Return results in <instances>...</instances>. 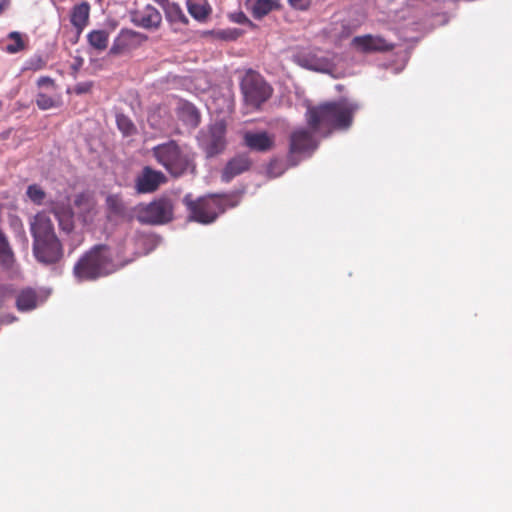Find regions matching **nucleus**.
<instances>
[{"instance_id":"9b49d317","label":"nucleus","mask_w":512,"mask_h":512,"mask_svg":"<svg viewBox=\"0 0 512 512\" xmlns=\"http://www.w3.org/2000/svg\"><path fill=\"white\" fill-rule=\"evenodd\" d=\"M165 181L166 177L162 172L145 167L136 178V189L139 193H151Z\"/></svg>"},{"instance_id":"393cba45","label":"nucleus","mask_w":512,"mask_h":512,"mask_svg":"<svg viewBox=\"0 0 512 512\" xmlns=\"http://www.w3.org/2000/svg\"><path fill=\"white\" fill-rule=\"evenodd\" d=\"M132 35L128 31H122L118 37L114 40L111 48H110V54L112 55H118L121 54L123 51H125L131 42Z\"/></svg>"},{"instance_id":"e433bc0d","label":"nucleus","mask_w":512,"mask_h":512,"mask_svg":"<svg viewBox=\"0 0 512 512\" xmlns=\"http://www.w3.org/2000/svg\"><path fill=\"white\" fill-rule=\"evenodd\" d=\"M236 22L238 23H246V22H249L248 18L246 17V15L244 13H239L235 19Z\"/></svg>"},{"instance_id":"f8f14e48","label":"nucleus","mask_w":512,"mask_h":512,"mask_svg":"<svg viewBox=\"0 0 512 512\" xmlns=\"http://www.w3.org/2000/svg\"><path fill=\"white\" fill-rule=\"evenodd\" d=\"M48 297L44 290L36 291L32 288L22 289L16 299L17 309L21 312H27L35 309L42 304Z\"/></svg>"},{"instance_id":"bb28decb","label":"nucleus","mask_w":512,"mask_h":512,"mask_svg":"<svg viewBox=\"0 0 512 512\" xmlns=\"http://www.w3.org/2000/svg\"><path fill=\"white\" fill-rule=\"evenodd\" d=\"M0 262L9 267L13 263V253L5 236L0 232Z\"/></svg>"},{"instance_id":"20e7f679","label":"nucleus","mask_w":512,"mask_h":512,"mask_svg":"<svg viewBox=\"0 0 512 512\" xmlns=\"http://www.w3.org/2000/svg\"><path fill=\"white\" fill-rule=\"evenodd\" d=\"M184 203L191 213V218L202 224L212 223L220 213H223L227 207H234L235 202H231L228 197H219L210 195L192 200L190 195L184 197Z\"/></svg>"},{"instance_id":"2eb2a0df","label":"nucleus","mask_w":512,"mask_h":512,"mask_svg":"<svg viewBox=\"0 0 512 512\" xmlns=\"http://www.w3.org/2000/svg\"><path fill=\"white\" fill-rule=\"evenodd\" d=\"M244 143L251 150L265 152L272 148L274 139L266 132H246Z\"/></svg>"},{"instance_id":"2f4dec72","label":"nucleus","mask_w":512,"mask_h":512,"mask_svg":"<svg viewBox=\"0 0 512 512\" xmlns=\"http://www.w3.org/2000/svg\"><path fill=\"white\" fill-rule=\"evenodd\" d=\"M92 86H93V83L91 81L81 82L74 86L73 91L77 95L85 94V93L90 92Z\"/></svg>"},{"instance_id":"c9c22d12","label":"nucleus","mask_w":512,"mask_h":512,"mask_svg":"<svg viewBox=\"0 0 512 512\" xmlns=\"http://www.w3.org/2000/svg\"><path fill=\"white\" fill-rule=\"evenodd\" d=\"M43 67V62L41 59H37L35 64L33 62L30 63V66L28 68L38 70Z\"/></svg>"},{"instance_id":"58836bf2","label":"nucleus","mask_w":512,"mask_h":512,"mask_svg":"<svg viewBox=\"0 0 512 512\" xmlns=\"http://www.w3.org/2000/svg\"><path fill=\"white\" fill-rule=\"evenodd\" d=\"M156 240H157V239H156L155 237H151V238L143 239V241H144L145 243H152V244H155Z\"/></svg>"},{"instance_id":"0eeeda50","label":"nucleus","mask_w":512,"mask_h":512,"mask_svg":"<svg viewBox=\"0 0 512 512\" xmlns=\"http://www.w3.org/2000/svg\"><path fill=\"white\" fill-rule=\"evenodd\" d=\"M225 124L216 122L207 131H201L198 137L201 148L208 157H212L224 150L225 147Z\"/></svg>"},{"instance_id":"dca6fc26","label":"nucleus","mask_w":512,"mask_h":512,"mask_svg":"<svg viewBox=\"0 0 512 512\" xmlns=\"http://www.w3.org/2000/svg\"><path fill=\"white\" fill-rule=\"evenodd\" d=\"M251 166V160L247 155L241 154L232 158L222 172V180L230 182L237 175L247 171Z\"/></svg>"},{"instance_id":"4be33fe9","label":"nucleus","mask_w":512,"mask_h":512,"mask_svg":"<svg viewBox=\"0 0 512 512\" xmlns=\"http://www.w3.org/2000/svg\"><path fill=\"white\" fill-rule=\"evenodd\" d=\"M90 6L87 2H82L73 8L71 14V23L82 30L89 19Z\"/></svg>"},{"instance_id":"4468645a","label":"nucleus","mask_w":512,"mask_h":512,"mask_svg":"<svg viewBox=\"0 0 512 512\" xmlns=\"http://www.w3.org/2000/svg\"><path fill=\"white\" fill-rule=\"evenodd\" d=\"M295 62L301 67L318 72H328L331 68V63L327 58L313 53L298 54L295 56Z\"/></svg>"},{"instance_id":"c85d7f7f","label":"nucleus","mask_w":512,"mask_h":512,"mask_svg":"<svg viewBox=\"0 0 512 512\" xmlns=\"http://www.w3.org/2000/svg\"><path fill=\"white\" fill-rule=\"evenodd\" d=\"M26 194L29 199L37 205H40L44 202L45 192L40 186L36 184L28 186Z\"/></svg>"},{"instance_id":"f257e3e1","label":"nucleus","mask_w":512,"mask_h":512,"mask_svg":"<svg viewBox=\"0 0 512 512\" xmlns=\"http://www.w3.org/2000/svg\"><path fill=\"white\" fill-rule=\"evenodd\" d=\"M359 105L347 99L326 102L316 107H309L306 113L311 131L296 130L290 138V149L293 153L311 152L317 148L313 133L327 136L332 129H347L351 126L354 113Z\"/></svg>"},{"instance_id":"cd10ccee","label":"nucleus","mask_w":512,"mask_h":512,"mask_svg":"<svg viewBox=\"0 0 512 512\" xmlns=\"http://www.w3.org/2000/svg\"><path fill=\"white\" fill-rule=\"evenodd\" d=\"M109 211L114 215H122L124 213V205L117 195H109L106 199Z\"/></svg>"},{"instance_id":"6e6552de","label":"nucleus","mask_w":512,"mask_h":512,"mask_svg":"<svg viewBox=\"0 0 512 512\" xmlns=\"http://www.w3.org/2000/svg\"><path fill=\"white\" fill-rule=\"evenodd\" d=\"M33 253L36 259L43 264H53L58 262L62 255L63 249L59 239L46 238L33 241Z\"/></svg>"},{"instance_id":"7c9ffc66","label":"nucleus","mask_w":512,"mask_h":512,"mask_svg":"<svg viewBox=\"0 0 512 512\" xmlns=\"http://www.w3.org/2000/svg\"><path fill=\"white\" fill-rule=\"evenodd\" d=\"M116 121H117L118 128L125 135H129L131 133V131L133 130L132 122L124 115H118Z\"/></svg>"},{"instance_id":"39448f33","label":"nucleus","mask_w":512,"mask_h":512,"mask_svg":"<svg viewBox=\"0 0 512 512\" xmlns=\"http://www.w3.org/2000/svg\"><path fill=\"white\" fill-rule=\"evenodd\" d=\"M135 215L141 223L164 224L173 217V205L170 199L160 198L149 204L138 205Z\"/></svg>"},{"instance_id":"9d476101","label":"nucleus","mask_w":512,"mask_h":512,"mask_svg":"<svg viewBox=\"0 0 512 512\" xmlns=\"http://www.w3.org/2000/svg\"><path fill=\"white\" fill-rule=\"evenodd\" d=\"M30 231L34 240L56 238L54 225L50 216L42 211L30 218Z\"/></svg>"},{"instance_id":"ea45409f","label":"nucleus","mask_w":512,"mask_h":512,"mask_svg":"<svg viewBox=\"0 0 512 512\" xmlns=\"http://www.w3.org/2000/svg\"><path fill=\"white\" fill-rule=\"evenodd\" d=\"M2 290H3V287H2V286H0V294H2Z\"/></svg>"},{"instance_id":"423d86ee","label":"nucleus","mask_w":512,"mask_h":512,"mask_svg":"<svg viewBox=\"0 0 512 512\" xmlns=\"http://www.w3.org/2000/svg\"><path fill=\"white\" fill-rule=\"evenodd\" d=\"M241 89L246 103L252 107H259L271 95L269 85L254 71H248L244 75Z\"/></svg>"},{"instance_id":"4c0bfd02","label":"nucleus","mask_w":512,"mask_h":512,"mask_svg":"<svg viewBox=\"0 0 512 512\" xmlns=\"http://www.w3.org/2000/svg\"><path fill=\"white\" fill-rule=\"evenodd\" d=\"M277 163H272L268 169V173L272 176V177H277L279 175H281L282 172H277V173H274L273 172V167L276 165Z\"/></svg>"},{"instance_id":"473e14b6","label":"nucleus","mask_w":512,"mask_h":512,"mask_svg":"<svg viewBox=\"0 0 512 512\" xmlns=\"http://www.w3.org/2000/svg\"><path fill=\"white\" fill-rule=\"evenodd\" d=\"M38 86L39 87H44V86L53 87L54 83H53V80L49 77H41L38 80Z\"/></svg>"},{"instance_id":"f3484780","label":"nucleus","mask_w":512,"mask_h":512,"mask_svg":"<svg viewBox=\"0 0 512 512\" xmlns=\"http://www.w3.org/2000/svg\"><path fill=\"white\" fill-rule=\"evenodd\" d=\"M132 19L144 28L157 27L161 22V14L156 8L147 5L142 10L135 11Z\"/></svg>"},{"instance_id":"aec40b11","label":"nucleus","mask_w":512,"mask_h":512,"mask_svg":"<svg viewBox=\"0 0 512 512\" xmlns=\"http://www.w3.org/2000/svg\"><path fill=\"white\" fill-rule=\"evenodd\" d=\"M179 119L189 127H196L200 122V114L196 107L189 102H179L177 106Z\"/></svg>"},{"instance_id":"b1692460","label":"nucleus","mask_w":512,"mask_h":512,"mask_svg":"<svg viewBox=\"0 0 512 512\" xmlns=\"http://www.w3.org/2000/svg\"><path fill=\"white\" fill-rule=\"evenodd\" d=\"M2 49L7 53L14 54L24 49V41L18 32H11L6 42L3 43Z\"/></svg>"},{"instance_id":"5701e85b","label":"nucleus","mask_w":512,"mask_h":512,"mask_svg":"<svg viewBox=\"0 0 512 512\" xmlns=\"http://www.w3.org/2000/svg\"><path fill=\"white\" fill-rule=\"evenodd\" d=\"M91 47L97 51H104L108 46L109 33L106 30H93L87 35Z\"/></svg>"},{"instance_id":"ddd939ff","label":"nucleus","mask_w":512,"mask_h":512,"mask_svg":"<svg viewBox=\"0 0 512 512\" xmlns=\"http://www.w3.org/2000/svg\"><path fill=\"white\" fill-rule=\"evenodd\" d=\"M353 44L362 52L387 51L393 48V46L383 38L372 35L355 37Z\"/></svg>"},{"instance_id":"1a4fd4ad","label":"nucleus","mask_w":512,"mask_h":512,"mask_svg":"<svg viewBox=\"0 0 512 512\" xmlns=\"http://www.w3.org/2000/svg\"><path fill=\"white\" fill-rule=\"evenodd\" d=\"M50 207L59 222L60 228L65 232L72 231L74 227V213L70 207L69 198L67 196H60L50 202Z\"/></svg>"},{"instance_id":"f03ea898","label":"nucleus","mask_w":512,"mask_h":512,"mask_svg":"<svg viewBox=\"0 0 512 512\" xmlns=\"http://www.w3.org/2000/svg\"><path fill=\"white\" fill-rule=\"evenodd\" d=\"M115 270L109 249L105 246H96L75 264L74 275L80 281L95 280Z\"/></svg>"},{"instance_id":"412c9836","label":"nucleus","mask_w":512,"mask_h":512,"mask_svg":"<svg viewBox=\"0 0 512 512\" xmlns=\"http://www.w3.org/2000/svg\"><path fill=\"white\" fill-rule=\"evenodd\" d=\"M190 15L199 22H205L212 12L207 0H186Z\"/></svg>"},{"instance_id":"c756f323","label":"nucleus","mask_w":512,"mask_h":512,"mask_svg":"<svg viewBox=\"0 0 512 512\" xmlns=\"http://www.w3.org/2000/svg\"><path fill=\"white\" fill-rule=\"evenodd\" d=\"M36 103L41 110H47L58 105L54 98L44 93H39L37 95Z\"/></svg>"},{"instance_id":"a211bd4d","label":"nucleus","mask_w":512,"mask_h":512,"mask_svg":"<svg viewBox=\"0 0 512 512\" xmlns=\"http://www.w3.org/2000/svg\"><path fill=\"white\" fill-rule=\"evenodd\" d=\"M74 205L78 216L84 223L91 222L95 215V203L91 196L85 193L78 194L75 197Z\"/></svg>"},{"instance_id":"f704fd0d","label":"nucleus","mask_w":512,"mask_h":512,"mask_svg":"<svg viewBox=\"0 0 512 512\" xmlns=\"http://www.w3.org/2000/svg\"><path fill=\"white\" fill-rule=\"evenodd\" d=\"M82 64H83V59L76 58L74 63L71 65V68L73 69L74 72H77L81 68Z\"/></svg>"},{"instance_id":"6ab92c4d","label":"nucleus","mask_w":512,"mask_h":512,"mask_svg":"<svg viewBox=\"0 0 512 512\" xmlns=\"http://www.w3.org/2000/svg\"><path fill=\"white\" fill-rule=\"evenodd\" d=\"M245 5L254 18L261 19L279 8V0H246Z\"/></svg>"},{"instance_id":"7ed1b4c3","label":"nucleus","mask_w":512,"mask_h":512,"mask_svg":"<svg viewBox=\"0 0 512 512\" xmlns=\"http://www.w3.org/2000/svg\"><path fill=\"white\" fill-rule=\"evenodd\" d=\"M153 156L160 165L175 177L193 172L195 169L192 155L181 149L174 141L154 147Z\"/></svg>"},{"instance_id":"72a5a7b5","label":"nucleus","mask_w":512,"mask_h":512,"mask_svg":"<svg viewBox=\"0 0 512 512\" xmlns=\"http://www.w3.org/2000/svg\"><path fill=\"white\" fill-rule=\"evenodd\" d=\"M290 5L297 9L306 8V0H288Z\"/></svg>"},{"instance_id":"a878e982","label":"nucleus","mask_w":512,"mask_h":512,"mask_svg":"<svg viewBox=\"0 0 512 512\" xmlns=\"http://www.w3.org/2000/svg\"><path fill=\"white\" fill-rule=\"evenodd\" d=\"M166 17L171 22H179L186 24L188 22L187 17L182 11L181 7L176 3H168L166 8Z\"/></svg>"}]
</instances>
